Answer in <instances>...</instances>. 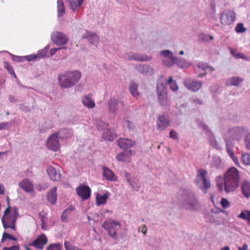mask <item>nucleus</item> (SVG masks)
<instances>
[{"label":"nucleus","instance_id":"nucleus-1","mask_svg":"<svg viewBox=\"0 0 250 250\" xmlns=\"http://www.w3.org/2000/svg\"><path fill=\"white\" fill-rule=\"evenodd\" d=\"M178 200L181 207L187 210H194L199 207L196 195L191 190L181 189L178 194Z\"/></svg>","mask_w":250,"mask_h":250},{"label":"nucleus","instance_id":"nucleus-2","mask_svg":"<svg viewBox=\"0 0 250 250\" xmlns=\"http://www.w3.org/2000/svg\"><path fill=\"white\" fill-rule=\"evenodd\" d=\"M239 173L234 167L229 168L224 175V189L227 193L234 191L239 187Z\"/></svg>","mask_w":250,"mask_h":250},{"label":"nucleus","instance_id":"nucleus-3","mask_svg":"<svg viewBox=\"0 0 250 250\" xmlns=\"http://www.w3.org/2000/svg\"><path fill=\"white\" fill-rule=\"evenodd\" d=\"M81 77V73L78 71L65 72L58 76V83L62 88H68L75 85Z\"/></svg>","mask_w":250,"mask_h":250},{"label":"nucleus","instance_id":"nucleus-4","mask_svg":"<svg viewBox=\"0 0 250 250\" xmlns=\"http://www.w3.org/2000/svg\"><path fill=\"white\" fill-rule=\"evenodd\" d=\"M160 55L165 58L162 60V63L167 67H171L176 64L180 67H184L188 64L186 60L174 56L172 52L169 50L160 51Z\"/></svg>","mask_w":250,"mask_h":250},{"label":"nucleus","instance_id":"nucleus-5","mask_svg":"<svg viewBox=\"0 0 250 250\" xmlns=\"http://www.w3.org/2000/svg\"><path fill=\"white\" fill-rule=\"evenodd\" d=\"M102 227L107 231L109 237L113 240L117 239V232L121 229L120 223L111 219H108L104 221Z\"/></svg>","mask_w":250,"mask_h":250},{"label":"nucleus","instance_id":"nucleus-6","mask_svg":"<svg viewBox=\"0 0 250 250\" xmlns=\"http://www.w3.org/2000/svg\"><path fill=\"white\" fill-rule=\"evenodd\" d=\"M221 23L224 26L230 25L236 20V13L233 9H226L224 10L221 15Z\"/></svg>","mask_w":250,"mask_h":250},{"label":"nucleus","instance_id":"nucleus-7","mask_svg":"<svg viewBox=\"0 0 250 250\" xmlns=\"http://www.w3.org/2000/svg\"><path fill=\"white\" fill-rule=\"evenodd\" d=\"M207 174V171L203 169L198 171L195 181L197 185L201 188L208 189L210 187V182L206 179Z\"/></svg>","mask_w":250,"mask_h":250},{"label":"nucleus","instance_id":"nucleus-8","mask_svg":"<svg viewBox=\"0 0 250 250\" xmlns=\"http://www.w3.org/2000/svg\"><path fill=\"white\" fill-rule=\"evenodd\" d=\"M157 92L159 103L161 105H169L168 104L165 84L161 82H158L157 84Z\"/></svg>","mask_w":250,"mask_h":250},{"label":"nucleus","instance_id":"nucleus-9","mask_svg":"<svg viewBox=\"0 0 250 250\" xmlns=\"http://www.w3.org/2000/svg\"><path fill=\"white\" fill-rule=\"evenodd\" d=\"M51 38L53 43L59 46L64 45L68 41L67 36L61 32L56 31L53 32L51 34Z\"/></svg>","mask_w":250,"mask_h":250},{"label":"nucleus","instance_id":"nucleus-10","mask_svg":"<svg viewBox=\"0 0 250 250\" xmlns=\"http://www.w3.org/2000/svg\"><path fill=\"white\" fill-rule=\"evenodd\" d=\"M99 124V129H104L103 134V139L109 141H113L114 137L116 136V133L113 130L107 128L108 126V124L105 123L102 121H100Z\"/></svg>","mask_w":250,"mask_h":250},{"label":"nucleus","instance_id":"nucleus-11","mask_svg":"<svg viewBox=\"0 0 250 250\" xmlns=\"http://www.w3.org/2000/svg\"><path fill=\"white\" fill-rule=\"evenodd\" d=\"M47 147L49 149L56 151L60 147L58 133H55L51 135L47 140Z\"/></svg>","mask_w":250,"mask_h":250},{"label":"nucleus","instance_id":"nucleus-12","mask_svg":"<svg viewBox=\"0 0 250 250\" xmlns=\"http://www.w3.org/2000/svg\"><path fill=\"white\" fill-rule=\"evenodd\" d=\"M76 192L83 201L88 200L91 196V189L86 185H80L76 188Z\"/></svg>","mask_w":250,"mask_h":250},{"label":"nucleus","instance_id":"nucleus-13","mask_svg":"<svg viewBox=\"0 0 250 250\" xmlns=\"http://www.w3.org/2000/svg\"><path fill=\"white\" fill-rule=\"evenodd\" d=\"M170 125V120L166 115H159L157 119V128L159 131L165 130Z\"/></svg>","mask_w":250,"mask_h":250},{"label":"nucleus","instance_id":"nucleus-14","mask_svg":"<svg viewBox=\"0 0 250 250\" xmlns=\"http://www.w3.org/2000/svg\"><path fill=\"white\" fill-rule=\"evenodd\" d=\"M184 84L187 89L193 92L198 91L203 85L202 82L193 81L190 79H185Z\"/></svg>","mask_w":250,"mask_h":250},{"label":"nucleus","instance_id":"nucleus-15","mask_svg":"<svg viewBox=\"0 0 250 250\" xmlns=\"http://www.w3.org/2000/svg\"><path fill=\"white\" fill-rule=\"evenodd\" d=\"M245 132V128L240 126H235L230 128L228 131L229 137L233 140L240 139Z\"/></svg>","mask_w":250,"mask_h":250},{"label":"nucleus","instance_id":"nucleus-16","mask_svg":"<svg viewBox=\"0 0 250 250\" xmlns=\"http://www.w3.org/2000/svg\"><path fill=\"white\" fill-rule=\"evenodd\" d=\"M18 209L17 208L12 209V214L9 216V219H12V225H8L4 218L2 219V223L4 229L11 228L12 229H15V224L18 217L19 216Z\"/></svg>","mask_w":250,"mask_h":250},{"label":"nucleus","instance_id":"nucleus-17","mask_svg":"<svg viewBox=\"0 0 250 250\" xmlns=\"http://www.w3.org/2000/svg\"><path fill=\"white\" fill-rule=\"evenodd\" d=\"M135 69L144 75L151 76L155 73L154 69L147 64H137L135 66Z\"/></svg>","mask_w":250,"mask_h":250},{"label":"nucleus","instance_id":"nucleus-18","mask_svg":"<svg viewBox=\"0 0 250 250\" xmlns=\"http://www.w3.org/2000/svg\"><path fill=\"white\" fill-rule=\"evenodd\" d=\"M135 144V142L128 138H120L118 140V145L120 148L125 150H130Z\"/></svg>","mask_w":250,"mask_h":250},{"label":"nucleus","instance_id":"nucleus-19","mask_svg":"<svg viewBox=\"0 0 250 250\" xmlns=\"http://www.w3.org/2000/svg\"><path fill=\"white\" fill-rule=\"evenodd\" d=\"M47 242V237L44 234H42L35 239L32 244H30V245L34 247L37 249L42 250Z\"/></svg>","mask_w":250,"mask_h":250},{"label":"nucleus","instance_id":"nucleus-20","mask_svg":"<svg viewBox=\"0 0 250 250\" xmlns=\"http://www.w3.org/2000/svg\"><path fill=\"white\" fill-rule=\"evenodd\" d=\"M132 154L131 150H125L120 152L116 156V159L120 162L126 163L130 162V157Z\"/></svg>","mask_w":250,"mask_h":250},{"label":"nucleus","instance_id":"nucleus-21","mask_svg":"<svg viewBox=\"0 0 250 250\" xmlns=\"http://www.w3.org/2000/svg\"><path fill=\"white\" fill-rule=\"evenodd\" d=\"M82 38L87 39L91 44L95 45H97L99 42L98 36L96 33L90 31H86Z\"/></svg>","mask_w":250,"mask_h":250},{"label":"nucleus","instance_id":"nucleus-22","mask_svg":"<svg viewBox=\"0 0 250 250\" xmlns=\"http://www.w3.org/2000/svg\"><path fill=\"white\" fill-rule=\"evenodd\" d=\"M19 186L25 192L31 193L34 191V186L32 182L28 179H25L19 183Z\"/></svg>","mask_w":250,"mask_h":250},{"label":"nucleus","instance_id":"nucleus-23","mask_svg":"<svg viewBox=\"0 0 250 250\" xmlns=\"http://www.w3.org/2000/svg\"><path fill=\"white\" fill-rule=\"evenodd\" d=\"M47 172L51 180L53 181H59L60 180L61 174L57 172V170L52 166H49L47 168Z\"/></svg>","mask_w":250,"mask_h":250},{"label":"nucleus","instance_id":"nucleus-24","mask_svg":"<svg viewBox=\"0 0 250 250\" xmlns=\"http://www.w3.org/2000/svg\"><path fill=\"white\" fill-rule=\"evenodd\" d=\"M243 81V79L241 77L238 76L232 77L227 80L226 84L227 86L240 87Z\"/></svg>","mask_w":250,"mask_h":250},{"label":"nucleus","instance_id":"nucleus-25","mask_svg":"<svg viewBox=\"0 0 250 250\" xmlns=\"http://www.w3.org/2000/svg\"><path fill=\"white\" fill-rule=\"evenodd\" d=\"M47 200L51 204L55 205L57 200V187L52 188L47 195Z\"/></svg>","mask_w":250,"mask_h":250},{"label":"nucleus","instance_id":"nucleus-26","mask_svg":"<svg viewBox=\"0 0 250 250\" xmlns=\"http://www.w3.org/2000/svg\"><path fill=\"white\" fill-rule=\"evenodd\" d=\"M103 169V177L108 181H115L117 180L116 176L108 167H104Z\"/></svg>","mask_w":250,"mask_h":250},{"label":"nucleus","instance_id":"nucleus-27","mask_svg":"<svg viewBox=\"0 0 250 250\" xmlns=\"http://www.w3.org/2000/svg\"><path fill=\"white\" fill-rule=\"evenodd\" d=\"M119 102L118 100L113 99H110L108 103V106L109 110L110 112L115 114L118 110L119 108Z\"/></svg>","mask_w":250,"mask_h":250},{"label":"nucleus","instance_id":"nucleus-28","mask_svg":"<svg viewBox=\"0 0 250 250\" xmlns=\"http://www.w3.org/2000/svg\"><path fill=\"white\" fill-rule=\"evenodd\" d=\"M210 166L215 167L216 169H221L223 167L221 158L217 156H214L210 163Z\"/></svg>","mask_w":250,"mask_h":250},{"label":"nucleus","instance_id":"nucleus-29","mask_svg":"<svg viewBox=\"0 0 250 250\" xmlns=\"http://www.w3.org/2000/svg\"><path fill=\"white\" fill-rule=\"evenodd\" d=\"M68 3L70 9L75 12L77 8L80 7L84 0H65Z\"/></svg>","mask_w":250,"mask_h":250},{"label":"nucleus","instance_id":"nucleus-30","mask_svg":"<svg viewBox=\"0 0 250 250\" xmlns=\"http://www.w3.org/2000/svg\"><path fill=\"white\" fill-rule=\"evenodd\" d=\"M132 60L139 62H146L151 60V57L146 55L133 53Z\"/></svg>","mask_w":250,"mask_h":250},{"label":"nucleus","instance_id":"nucleus-31","mask_svg":"<svg viewBox=\"0 0 250 250\" xmlns=\"http://www.w3.org/2000/svg\"><path fill=\"white\" fill-rule=\"evenodd\" d=\"M109 192L106 191L103 195L98 193L96 195V202L98 205L104 204L106 203V200L109 195Z\"/></svg>","mask_w":250,"mask_h":250},{"label":"nucleus","instance_id":"nucleus-32","mask_svg":"<svg viewBox=\"0 0 250 250\" xmlns=\"http://www.w3.org/2000/svg\"><path fill=\"white\" fill-rule=\"evenodd\" d=\"M56 133H58V136L61 139H63L71 136L73 132L71 129L62 128Z\"/></svg>","mask_w":250,"mask_h":250},{"label":"nucleus","instance_id":"nucleus-33","mask_svg":"<svg viewBox=\"0 0 250 250\" xmlns=\"http://www.w3.org/2000/svg\"><path fill=\"white\" fill-rule=\"evenodd\" d=\"M242 192L244 196L247 198L250 197V184L247 181H244L241 187Z\"/></svg>","mask_w":250,"mask_h":250},{"label":"nucleus","instance_id":"nucleus-34","mask_svg":"<svg viewBox=\"0 0 250 250\" xmlns=\"http://www.w3.org/2000/svg\"><path fill=\"white\" fill-rule=\"evenodd\" d=\"M82 103L84 106L89 108H94L95 105L94 102L88 96H85L83 98Z\"/></svg>","mask_w":250,"mask_h":250},{"label":"nucleus","instance_id":"nucleus-35","mask_svg":"<svg viewBox=\"0 0 250 250\" xmlns=\"http://www.w3.org/2000/svg\"><path fill=\"white\" fill-rule=\"evenodd\" d=\"M65 8L62 0H57V16L61 17L65 13Z\"/></svg>","mask_w":250,"mask_h":250},{"label":"nucleus","instance_id":"nucleus-36","mask_svg":"<svg viewBox=\"0 0 250 250\" xmlns=\"http://www.w3.org/2000/svg\"><path fill=\"white\" fill-rule=\"evenodd\" d=\"M238 217L241 219L246 220L250 224V211H242L238 215Z\"/></svg>","mask_w":250,"mask_h":250},{"label":"nucleus","instance_id":"nucleus-37","mask_svg":"<svg viewBox=\"0 0 250 250\" xmlns=\"http://www.w3.org/2000/svg\"><path fill=\"white\" fill-rule=\"evenodd\" d=\"M198 68L205 70H208V71H213L215 70L213 67L209 66L207 63L203 62H199L198 64Z\"/></svg>","mask_w":250,"mask_h":250},{"label":"nucleus","instance_id":"nucleus-38","mask_svg":"<svg viewBox=\"0 0 250 250\" xmlns=\"http://www.w3.org/2000/svg\"><path fill=\"white\" fill-rule=\"evenodd\" d=\"M129 90L131 95L135 97L138 95L137 92V85L134 83L132 82L129 85Z\"/></svg>","mask_w":250,"mask_h":250},{"label":"nucleus","instance_id":"nucleus-39","mask_svg":"<svg viewBox=\"0 0 250 250\" xmlns=\"http://www.w3.org/2000/svg\"><path fill=\"white\" fill-rule=\"evenodd\" d=\"M3 66L4 68H5L11 75H13L14 78H17V76L14 71L12 66L8 62H3Z\"/></svg>","mask_w":250,"mask_h":250},{"label":"nucleus","instance_id":"nucleus-40","mask_svg":"<svg viewBox=\"0 0 250 250\" xmlns=\"http://www.w3.org/2000/svg\"><path fill=\"white\" fill-rule=\"evenodd\" d=\"M241 160L245 165H250V155L249 154L247 153L242 154Z\"/></svg>","mask_w":250,"mask_h":250},{"label":"nucleus","instance_id":"nucleus-41","mask_svg":"<svg viewBox=\"0 0 250 250\" xmlns=\"http://www.w3.org/2000/svg\"><path fill=\"white\" fill-rule=\"evenodd\" d=\"M199 39L203 42H208L209 40H213V37L210 35H208L204 33H201L199 35Z\"/></svg>","mask_w":250,"mask_h":250},{"label":"nucleus","instance_id":"nucleus-42","mask_svg":"<svg viewBox=\"0 0 250 250\" xmlns=\"http://www.w3.org/2000/svg\"><path fill=\"white\" fill-rule=\"evenodd\" d=\"M235 30L238 33H242L245 32L247 30V29L244 27L243 23H239L237 24Z\"/></svg>","mask_w":250,"mask_h":250},{"label":"nucleus","instance_id":"nucleus-43","mask_svg":"<svg viewBox=\"0 0 250 250\" xmlns=\"http://www.w3.org/2000/svg\"><path fill=\"white\" fill-rule=\"evenodd\" d=\"M210 144L212 147L218 150H220L222 148L220 145L217 143V141L214 137L212 138H210Z\"/></svg>","mask_w":250,"mask_h":250},{"label":"nucleus","instance_id":"nucleus-44","mask_svg":"<svg viewBox=\"0 0 250 250\" xmlns=\"http://www.w3.org/2000/svg\"><path fill=\"white\" fill-rule=\"evenodd\" d=\"M62 245L60 243L52 244L50 245L46 250H61Z\"/></svg>","mask_w":250,"mask_h":250},{"label":"nucleus","instance_id":"nucleus-45","mask_svg":"<svg viewBox=\"0 0 250 250\" xmlns=\"http://www.w3.org/2000/svg\"><path fill=\"white\" fill-rule=\"evenodd\" d=\"M69 213V209H65L63 210L62 216H61V220L62 222H66L67 221V218L68 217V214Z\"/></svg>","mask_w":250,"mask_h":250},{"label":"nucleus","instance_id":"nucleus-46","mask_svg":"<svg viewBox=\"0 0 250 250\" xmlns=\"http://www.w3.org/2000/svg\"><path fill=\"white\" fill-rule=\"evenodd\" d=\"M220 203L221 204L222 207L223 208H227L230 205V204H229V202L228 201V200L224 198H222L221 199Z\"/></svg>","mask_w":250,"mask_h":250},{"label":"nucleus","instance_id":"nucleus-47","mask_svg":"<svg viewBox=\"0 0 250 250\" xmlns=\"http://www.w3.org/2000/svg\"><path fill=\"white\" fill-rule=\"evenodd\" d=\"M245 142L246 147L250 150V132L246 135L245 137Z\"/></svg>","mask_w":250,"mask_h":250},{"label":"nucleus","instance_id":"nucleus-48","mask_svg":"<svg viewBox=\"0 0 250 250\" xmlns=\"http://www.w3.org/2000/svg\"><path fill=\"white\" fill-rule=\"evenodd\" d=\"M227 146V152L228 155L230 156V157L232 159V158L234 157L235 156L233 152L232 149L231 147H230L228 143L226 145Z\"/></svg>","mask_w":250,"mask_h":250},{"label":"nucleus","instance_id":"nucleus-49","mask_svg":"<svg viewBox=\"0 0 250 250\" xmlns=\"http://www.w3.org/2000/svg\"><path fill=\"white\" fill-rule=\"evenodd\" d=\"M11 124L9 122L0 123V130L5 129L9 128Z\"/></svg>","mask_w":250,"mask_h":250},{"label":"nucleus","instance_id":"nucleus-50","mask_svg":"<svg viewBox=\"0 0 250 250\" xmlns=\"http://www.w3.org/2000/svg\"><path fill=\"white\" fill-rule=\"evenodd\" d=\"M12 60L15 62H21L24 61V57L16 56L11 54Z\"/></svg>","mask_w":250,"mask_h":250},{"label":"nucleus","instance_id":"nucleus-51","mask_svg":"<svg viewBox=\"0 0 250 250\" xmlns=\"http://www.w3.org/2000/svg\"><path fill=\"white\" fill-rule=\"evenodd\" d=\"M46 54V50L45 49H42L41 50H40L39 51V53L36 54L38 59H41V58H42L44 57Z\"/></svg>","mask_w":250,"mask_h":250},{"label":"nucleus","instance_id":"nucleus-52","mask_svg":"<svg viewBox=\"0 0 250 250\" xmlns=\"http://www.w3.org/2000/svg\"><path fill=\"white\" fill-rule=\"evenodd\" d=\"M169 136L171 138L176 140L178 139V133L174 130H171L169 132Z\"/></svg>","mask_w":250,"mask_h":250},{"label":"nucleus","instance_id":"nucleus-53","mask_svg":"<svg viewBox=\"0 0 250 250\" xmlns=\"http://www.w3.org/2000/svg\"><path fill=\"white\" fill-rule=\"evenodd\" d=\"M123 174H124V176L125 180L127 182H130L131 180V175L130 173L126 172V171H124L123 172Z\"/></svg>","mask_w":250,"mask_h":250},{"label":"nucleus","instance_id":"nucleus-54","mask_svg":"<svg viewBox=\"0 0 250 250\" xmlns=\"http://www.w3.org/2000/svg\"><path fill=\"white\" fill-rule=\"evenodd\" d=\"M37 55H30L28 56H25L24 57V60L25 59L28 61H33L34 60L38 59Z\"/></svg>","mask_w":250,"mask_h":250},{"label":"nucleus","instance_id":"nucleus-55","mask_svg":"<svg viewBox=\"0 0 250 250\" xmlns=\"http://www.w3.org/2000/svg\"><path fill=\"white\" fill-rule=\"evenodd\" d=\"M133 52L126 53L124 55V58L125 60L131 61L132 60Z\"/></svg>","mask_w":250,"mask_h":250},{"label":"nucleus","instance_id":"nucleus-56","mask_svg":"<svg viewBox=\"0 0 250 250\" xmlns=\"http://www.w3.org/2000/svg\"><path fill=\"white\" fill-rule=\"evenodd\" d=\"M170 85V89L173 91H177L179 88L176 82H174L173 83H171Z\"/></svg>","mask_w":250,"mask_h":250},{"label":"nucleus","instance_id":"nucleus-57","mask_svg":"<svg viewBox=\"0 0 250 250\" xmlns=\"http://www.w3.org/2000/svg\"><path fill=\"white\" fill-rule=\"evenodd\" d=\"M65 48H66V47L52 48L50 51V54L51 56H53V55H54L56 53V52L57 51H58L61 49H65Z\"/></svg>","mask_w":250,"mask_h":250},{"label":"nucleus","instance_id":"nucleus-58","mask_svg":"<svg viewBox=\"0 0 250 250\" xmlns=\"http://www.w3.org/2000/svg\"><path fill=\"white\" fill-rule=\"evenodd\" d=\"M3 250H19L20 247L19 246H13L10 247H4Z\"/></svg>","mask_w":250,"mask_h":250},{"label":"nucleus","instance_id":"nucleus-59","mask_svg":"<svg viewBox=\"0 0 250 250\" xmlns=\"http://www.w3.org/2000/svg\"><path fill=\"white\" fill-rule=\"evenodd\" d=\"M10 206H8L7 208H6V209L4 211V215L1 219H3L4 218V220H6V217H7V216L9 214V212H10Z\"/></svg>","mask_w":250,"mask_h":250},{"label":"nucleus","instance_id":"nucleus-60","mask_svg":"<svg viewBox=\"0 0 250 250\" xmlns=\"http://www.w3.org/2000/svg\"><path fill=\"white\" fill-rule=\"evenodd\" d=\"M4 235L6 236V239H9L10 240H14V241H16L17 240V239L16 237H15L14 236H12L8 233L4 232Z\"/></svg>","mask_w":250,"mask_h":250},{"label":"nucleus","instance_id":"nucleus-61","mask_svg":"<svg viewBox=\"0 0 250 250\" xmlns=\"http://www.w3.org/2000/svg\"><path fill=\"white\" fill-rule=\"evenodd\" d=\"M235 57H236L237 58L242 59L243 60H247V57L245 56L242 53H238L235 55Z\"/></svg>","mask_w":250,"mask_h":250},{"label":"nucleus","instance_id":"nucleus-62","mask_svg":"<svg viewBox=\"0 0 250 250\" xmlns=\"http://www.w3.org/2000/svg\"><path fill=\"white\" fill-rule=\"evenodd\" d=\"M127 126L129 129L133 130L134 129V126L133 123L130 121H126Z\"/></svg>","mask_w":250,"mask_h":250},{"label":"nucleus","instance_id":"nucleus-63","mask_svg":"<svg viewBox=\"0 0 250 250\" xmlns=\"http://www.w3.org/2000/svg\"><path fill=\"white\" fill-rule=\"evenodd\" d=\"M21 109L22 110L25 111H30V108L28 106H25L24 105H21Z\"/></svg>","mask_w":250,"mask_h":250},{"label":"nucleus","instance_id":"nucleus-64","mask_svg":"<svg viewBox=\"0 0 250 250\" xmlns=\"http://www.w3.org/2000/svg\"><path fill=\"white\" fill-rule=\"evenodd\" d=\"M8 99L9 101L12 103H15L17 102L16 99L13 95H10L9 96Z\"/></svg>","mask_w":250,"mask_h":250}]
</instances>
